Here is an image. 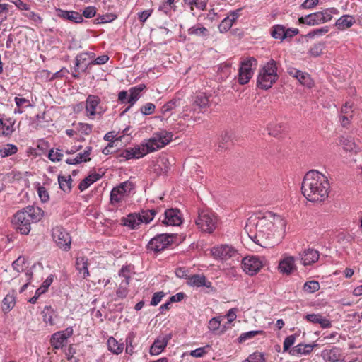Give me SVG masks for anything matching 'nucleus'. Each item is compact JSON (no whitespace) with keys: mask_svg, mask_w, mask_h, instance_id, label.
Returning <instances> with one entry per match:
<instances>
[{"mask_svg":"<svg viewBox=\"0 0 362 362\" xmlns=\"http://www.w3.org/2000/svg\"><path fill=\"white\" fill-rule=\"evenodd\" d=\"M327 177L317 170L308 171L301 184V192L311 202H322L327 197L329 189Z\"/></svg>","mask_w":362,"mask_h":362,"instance_id":"nucleus-1","label":"nucleus"},{"mask_svg":"<svg viewBox=\"0 0 362 362\" xmlns=\"http://www.w3.org/2000/svg\"><path fill=\"white\" fill-rule=\"evenodd\" d=\"M272 217H273V214L267 212V215L264 216L248 218L245 230L250 239L255 243L262 246L263 244H267V241L273 238L274 225L270 220Z\"/></svg>","mask_w":362,"mask_h":362,"instance_id":"nucleus-2","label":"nucleus"},{"mask_svg":"<svg viewBox=\"0 0 362 362\" xmlns=\"http://www.w3.org/2000/svg\"><path fill=\"white\" fill-rule=\"evenodd\" d=\"M44 211L37 206H28L17 211L12 218V224L16 231L22 235H28L31 229V223L41 220Z\"/></svg>","mask_w":362,"mask_h":362,"instance_id":"nucleus-3","label":"nucleus"},{"mask_svg":"<svg viewBox=\"0 0 362 362\" xmlns=\"http://www.w3.org/2000/svg\"><path fill=\"white\" fill-rule=\"evenodd\" d=\"M171 132H160L156 134L147 142L143 143L141 146H136L134 148H129L132 158H140L150 152H153L166 146L172 140Z\"/></svg>","mask_w":362,"mask_h":362,"instance_id":"nucleus-4","label":"nucleus"},{"mask_svg":"<svg viewBox=\"0 0 362 362\" xmlns=\"http://www.w3.org/2000/svg\"><path fill=\"white\" fill-rule=\"evenodd\" d=\"M278 79L276 62L271 59L259 71L257 86L261 89L267 90Z\"/></svg>","mask_w":362,"mask_h":362,"instance_id":"nucleus-5","label":"nucleus"},{"mask_svg":"<svg viewBox=\"0 0 362 362\" xmlns=\"http://www.w3.org/2000/svg\"><path fill=\"white\" fill-rule=\"evenodd\" d=\"M338 11L335 8H329L322 11L313 13L298 18L300 24H305L310 26L317 25L329 21L332 18V15L337 13Z\"/></svg>","mask_w":362,"mask_h":362,"instance_id":"nucleus-6","label":"nucleus"},{"mask_svg":"<svg viewBox=\"0 0 362 362\" xmlns=\"http://www.w3.org/2000/svg\"><path fill=\"white\" fill-rule=\"evenodd\" d=\"M195 223L202 231L211 233L217 227L218 218L214 212L203 210L199 212Z\"/></svg>","mask_w":362,"mask_h":362,"instance_id":"nucleus-7","label":"nucleus"},{"mask_svg":"<svg viewBox=\"0 0 362 362\" xmlns=\"http://www.w3.org/2000/svg\"><path fill=\"white\" fill-rule=\"evenodd\" d=\"M257 65V61L255 57H248L240 62L238 70V82L240 84L245 85L250 81Z\"/></svg>","mask_w":362,"mask_h":362,"instance_id":"nucleus-8","label":"nucleus"},{"mask_svg":"<svg viewBox=\"0 0 362 362\" xmlns=\"http://www.w3.org/2000/svg\"><path fill=\"white\" fill-rule=\"evenodd\" d=\"M134 184L127 180L115 187L110 192V203L112 205L121 202L126 197H128L131 191L134 189Z\"/></svg>","mask_w":362,"mask_h":362,"instance_id":"nucleus-9","label":"nucleus"},{"mask_svg":"<svg viewBox=\"0 0 362 362\" xmlns=\"http://www.w3.org/2000/svg\"><path fill=\"white\" fill-rule=\"evenodd\" d=\"M52 237L56 245L64 251L71 248V238L69 233L62 226H56L52 230Z\"/></svg>","mask_w":362,"mask_h":362,"instance_id":"nucleus-10","label":"nucleus"},{"mask_svg":"<svg viewBox=\"0 0 362 362\" xmlns=\"http://www.w3.org/2000/svg\"><path fill=\"white\" fill-rule=\"evenodd\" d=\"M173 234H158L150 240L147 245V249L155 252H161L170 245L173 242Z\"/></svg>","mask_w":362,"mask_h":362,"instance_id":"nucleus-11","label":"nucleus"},{"mask_svg":"<svg viewBox=\"0 0 362 362\" xmlns=\"http://www.w3.org/2000/svg\"><path fill=\"white\" fill-rule=\"evenodd\" d=\"M299 33V30L296 28H286L284 25L276 24L270 28V35L275 40L283 42L285 40H291Z\"/></svg>","mask_w":362,"mask_h":362,"instance_id":"nucleus-12","label":"nucleus"},{"mask_svg":"<svg viewBox=\"0 0 362 362\" xmlns=\"http://www.w3.org/2000/svg\"><path fill=\"white\" fill-rule=\"evenodd\" d=\"M242 269L250 276L256 274L263 267V262L259 257L251 256L242 259Z\"/></svg>","mask_w":362,"mask_h":362,"instance_id":"nucleus-13","label":"nucleus"},{"mask_svg":"<svg viewBox=\"0 0 362 362\" xmlns=\"http://www.w3.org/2000/svg\"><path fill=\"white\" fill-rule=\"evenodd\" d=\"M214 96L211 93H199L193 97L192 109L194 112H204L211 106Z\"/></svg>","mask_w":362,"mask_h":362,"instance_id":"nucleus-14","label":"nucleus"},{"mask_svg":"<svg viewBox=\"0 0 362 362\" xmlns=\"http://www.w3.org/2000/svg\"><path fill=\"white\" fill-rule=\"evenodd\" d=\"M211 252L215 259H219L221 260H226L233 257L238 259L240 256L239 253L234 247L228 245H221L217 247H214L211 250Z\"/></svg>","mask_w":362,"mask_h":362,"instance_id":"nucleus-15","label":"nucleus"},{"mask_svg":"<svg viewBox=\"0 0 362 362\" xmlns=\"http://www.w3.org/2000/svg\"><path fill=\"white\" fill-rule=\"evenodd\" d=\"M73 333V327H69L64 330L52 334L49 341L53 349H62L66 345L67 339L71 337Z\"/></svg>","mask_w":362,"mask_h":362,"instance_id":"nucleus-16","label":"nucleus"},{"mask_svg":"<svg viewBox=\"0 0 362 362\" xmlns=\"http://www.w3.org/2000/svg\"><path fill=\"white\" fill-rule=\"evenodd\" d=\"M162 216L163 218L160 216L158 220L166 226H180L182 222L180 211L177 209H168Z\"/></svg>","mask_w":362,"mask_h":362,"instance_id":"nucleus-17","label":"nucleus"},{"mask_svg":"<svg viewBox=\"0 0 362 362\" xmlns=\"http://www.w3.org/2000/svg\"><path fill=\"white\" fill-rule=\"evenodd\" d=\"M171 337V334L159 336L151 345L150 348V354L151 355H158L160 354L166 347Z\"/></svg>","mask_w":362,"mask_h":362,"instance_id":"nucleus-18","label":"nucleus"},{"mask_svg":"<svg viewBox=\"0 0 362 362\" xmlns=\"http://www.w3.org/2000/svg\"><path fill=\"white\" fill-rule=\"evenodd\" d=\"M15 122L16 120L13 117H6L4 114H0V127L2 128L0 134L4 136H11L15 131Z\"/></svg>","mask_w":362,"mask_h":362,"instance_id":"nucleus-19","label":"nucleus"},{"mask_svg":"<svg viewBox=\"0 0 362 362\" xmlns=\"http://www.w3.org/2000/svg\"><path fill=\"white\" fill-rule=\"evenodd\" d=\"M187 285L196 287H206L212 288L211 282L207 281L206 276L203 274H193L187 278Z\"/></svg>","mask_w":362,"mask_h":362,"instance_id":"nucleus-20","label":"nucleus"},{"mask_svg":"<svg viewBox=\"0 0 362 362\" xmlns=\"http://www.w3.org/2000/svg\"><path fill=\"white\" fill-rule=\"evenodd\" d=\"M57 12L58 17L64 20H69L75 23H81L84 21L82 15L75 11L57 9Z\"/></svg>","mask_w":362,"mask_h":362,"instance_id":"nucleus-21","label":"nucleus"},{"mask_svg":"<svg viewBox=\"0 0 362 362\" xmlns=\"http://www.w3.org/2000/svg\"><path fill=\"white\" fill-rule=\"evenodd\" d=\"M122 224L134 230L142 223L141 217L138 213H130L126 217L122 218Z\"/></svg>","mask_w":362,"mask_h":362,"instance_id":"nucleus-22","label":"nucleus"},{"mask_svg":"<svg viewBox=\"0 0 362 362\" xmlns=\"http://www.w3.org/2000/svg\"><path fill=\"white\" fill-rule=\"evenodd\" d=\"M100 103V99L95 95H89L86 101V110L88 117H92L96 115L95 109Z\"/></svg>","mask_w":362,"mask_h":362,"instance_id":"nucleus-23","label":"nucleus"},{"mask_svg":"<svg viewBox=\"0 0 362 362\" xmlns=\"http://www.w3.org/2000/svg\"><path fill=\"white\" fill-rule=\"evenodd\" d=\"M91 146H87L83 153H80L74 158H67L66 163L69 165H77L82 162H88L90 160V155L92 151Z\"/></svg>","mask_w":362,"mask_h":362,"instance_id":"nucleus-24","label":"nucleus"},{"mask_svg":"<svg viewBox=\"0 0 362 362\" xmlns=\"http://www.w3.org/2000/svg\"><path fill=\"white\" fill-rule=\"evenodd\" d=\"M88 259L87 257H77L76 259L75 267L80 274H82L83 279H87L90 276L88 269Z\"/></svg>","mask_w":362,"mask_h":362,"instance_id":"nucleus-25","label":"nucleus"},{"mask_svg":"<svg viewBox=\"0 0 362 362\" xmlns=\"http://www.w3.org/2000/svg\"><path fill=\"white\" fill-rule=\"evenodd\" d=\"M319 259L318 251L314 249H308L301 255V262L303 265H310L316 262Z\"/></svg>","mask_w":362,"mask_h":362,"instance_id":"nucleus-26","label":"nucleus"},{"mask_svg":"<svg viewBox=\"0 0 362 362\" xmlns=\"http://www.w3.org/2000/svg\"><path fill=\"white\" fill-rule=\"evenodd\" d=\"M317 344H299L294 346L289 351V354L291 356H298L300 355H307L312 352L314 347L317 346Z\"/></svg>","mask_w":362,"mask_h":362,"instance_id":"nucleus-27","label":"nucleus"},{"mask_svg":"<svg viewBox=\"0 0 362 362\" xmlns=\"http://www.w3.org/2000/svg\"><path fill=\"white\" fill-rule=\"evenodd\" d=\"M278 268L280 272L290 274L295 269L294 258L290 256L281 259Z\"/></svg>","mask_w":362,"mask_h":362,"instance_id":"nucleus-28","label":"nucleus"},{"mask_svg":"<svg viewBox=\"0 0 362 362\" xmlns=\"http://www.w3.org/2000/svg\"><path fill=\"white\" fill-rule=\"evenodd\" d=\"M146 88L145 84H139L136 86L132 87L129 89V97L128 98V103L130 106H132L140 98L141 92L145 90Z\"/></svg>","mask_w":362,"mask_h":362,"instance_id":"nucleus-29","label":"nucleus"},{"mask_svg":"<svg viewBox=\"0 0 362 362\" xmlns=\"http://www.w3.org/2000/svg\"><path fill=\"white\" fill-rule=\"evenodd\" d=\"M161 211V208L158 207L152 209H142L138 214H139L142 223L146 224L149 223L155 217L156 214Z\"/></svg>","mask_w":362,"mask_h":362,"instance_id":"nucleus-30","label":"nucleus"},{"mask_svg":"<svg viewBox=\"0 0 362 362\" xmlns=\"http://www.w3.org/2000/svg\"><path fill=\"white\" fill-rule=\"evenodd\" d=\"M102 177V175L94 173L88 175L86 177L81 181L78 185V189L81 192L86 190L90 185L95 182Z\"/></svg>","mask_w":362,"mask_h":362,"instance_id":"nucleus-31","label":"nucleus"},{"mask_svg":"<svg viewBox=\"0 0 362 362\" xmlns=\"http://www.w3.org/2000/svg\"><path fill=\"white\" fill-rule=\"evenodd\" d=\"M321 355L327 362H338L341 361L339 358V350L337 348L325 349L322 351Z\"/></svg>","mask_w":362,"mask_h":362,"instance_id":"nucleus-32","label":"nucleus"},{"mask_svg":"<svg viewBox=\"0 0 362 362\" xmlns=\"http://www.w3.org/2000/svg\"><path fill=\"white\" fill-rule=\"evenodd\" d=\"M355 20L353 16L344 15L335 23V26L339 30H344L353 25Z\"/></svg>","mask_w":362,"mask_h":362,"instance_id":"nucleus-33","label":"nucleus"},{"mask_svg":"<svg viewBox=\"0 0 362 362\" xmlns=\"http://www.w3.org/2000/svg\"><path fill=\"white\" fill-rule=\"evenodd\" d=\"M108 350L114 354L118 355L124 350V344L119 343L113 337H110L107 342Z\"/></svg>","mask_w":362,"mask_h":362,"instance_id":"nucleus-34","label":"nucleus"},{"mask_svg":"<svg viewBox=\"0 0 362 362\" xmlns=\"http://www.w3.org/2000/svg\"><path fill=\"white\" fill-rule=\"evenodd\" d=\"M58 182L59 185V188L64 191L65 193H69L72 189V179L70 175L64 176L59 175L58 176Z\"/></svg>","mask_w":362,"mask_h":362,"instance_id":"nucleus-35","label":"nucleus"},{"mask_svg":"<svg viewBox=\"0 0 362 362\" xmlns=\"http://www.w3.org/2000/svg\"><path fill=\"white\" fill-rule=\"evenodd\" d=\"M183 3L189 6L191 11H194V7L199 10L205 11L208 0H183Z\"/></svg>","mask_w":362,"mask_h":362,"instance_id":"nucleus-36","label":"nucleus"},{"mask_svg":"<svg viewBox=\"0 0 362 362\" xmlns=\"http://www.w3.org/2000/svg\"><path fill=\"white\" fill-rule=\"evenodd\" d=\"M233 134L230 132H224L218 138V150L228 148L232 142Z\"/></svg>","mask_w":362,"mask_h":362,"instance_id":"nucleus-37","label":"nucleus"},{"mask_svg":"<svg viewBox=\"0 0 362 362\" xmlns=\"http://www.w3.org/2000/svg\"><path fill=\"white\" fill-rule=\"evenodd\" d=\"M16 300L13 294L8 293L2 301V310L6 313L11 311L15 306Z\"/></svg>","mask_w":362,"mask_h":362,"instance_id":"nucleus-38","label":"nucleus"},{"mask_svg":"<svg viewBox=\"0 0 362 362\" xmlns=\"http://www.w3.org/2000/svg\"><path fill=\"white\" fill-rule=\"evenodd\" d=\"M55 312L54 309L51 306H45L44 310L42 312L43 321L46 324H49L50 325H53L54 324L53 316L54 315Z\"/></svg>","mask_w":362,"mask_h":362,"instance_id":"nucleus-39","label":"nucleus"},{"mask_svg":"<svg viewBox=\"0 0 362 362\" xmlns=\"http://www.w3.org/2000/svg\"><path fill=\"white\" fill-rule=\"evenodd\" d=\"M340 143L346 151H356V145L351 137H341Z\"/></svg>","mask_w":362,"mask_h":362,"instance_id":"nucleus-40","label":"nucleus"},{"mask_svg":"<svg viewBox=\"0 0 362 362\" xmlns=\"http://www.w3.org/2000/svg\"><path fill=\"white\" fill-rule=\"evenodd\" d=\"M297 79L302 85L308 88H311L314 85L313 81L312 80L310 76L306 72H303L300 71Z\"/></svg>","mask_w":362,"mask_h":362,"instance_id":"nucleus-41","label":"nucleus"},{"mask_svg":"<svg viewBox=\"0 0 362 362\" xmlns=\"http://www.w3.org/2000/svg\"><path fill=\"white\" fill-rule=\"evenodd\" d=\"M181 100L180 98H173L168 103H166L161 108V112L163 114H165L168 112L175 109V107L180 105Z\"/></svg>","mask_w":362,"mask_h":362,"instance_id":"nucleus-42","label":"nucleus"},{"mask_svg":"<svg viewBox=\"0 0 362 362\" xmlns=\"http://www.w3.org/2000/svg\"><path fill=\"white\" fill-rule=\"evenodd\" d=\"M264 332L263 330H254L249 331L247 332L242 333L239 337L238 338V343L241 344L245 342L246 340L250 339L258 334H264Z\"/></svg>","mask_w":362,"mask_h":362,"instance_id":"nucleus-43","label":"nucleus"},{"mask_svg":"<svg viewBox=\"0 0 362 362\" xmlns=\"http://www.w3.org/2000/svg\"><path fill=\"white\" fill-rule=\"evenodd\" d=\"M130 273H131V266L130 265H124L122 267L121 269L119 271L118 275L120 277H123L124 279L122 282L124 283L125 286H128L129 284V280L131 279Z\"/></svg>","mask_w":362,"mask_h":362,"instance_id":"nucleus-44","label":"nucleus"},{"mask_svg":"<svg viewBox=\"0 0 362 362\" xmlns=\"http://www.w3.org/2000/svg\"><path fill=\"white\" fill-rule=\"evenodd\" d=\"M325 45L322 42L314 44L308 50V54L313 57H320L322 54Z\"/></svg>","mask_w":362,"mask_h":362,"instance_id":"nucleus-45","label":"nucleus"},{"mask_svg":"<svg viewBox=\"0 0 362 362\" xmlns=\"http://www.w3.org/2000/svg\"><path fill=\"white\" fill-rule=\"evenodd\" d=\"M18 151V148L13 144H7L6 147L0 149V156L5 158L15 154Z\"/></svg>","mask_w":362,"mask_h":362,"instance_id":"nucleus-46","label":"nucleus"},{"mask_svg":"<svg viewBox=\"0 0 362 362\" xmlns=\"http://www.w3.org/2000/svg\"><path fill=\"white\" fill-rule=\"evenodd\" d=\"M135 338V334L134 332H130L128 334L125 342H126V353L132 355L134 352V347L133 346V342Z\"/></svg>","mask_w":362,"mask_h":362,"instance_id":"nucleus-47","label":"nucleus"},{"mask_svg":"<svg viewBox=\"0 0 362 362\" xmlns=\"http://www.w3.org/2000/svg\"><path fill=\"white\" fill-rule=\"evenodd\" d=\"M207 29L202 25H199L198 27L193 26L188 29V34L191 35L205 36L207 35Z\"/></svg>","mask_w":362,"mask_h":362,"instance_id":"nucleus-48","label":"nucleus"},{"mask_svg":"<svg viewBox=\"0 0 362 362\" xmlns=\"http://www.w3.org/2000/svg\"><path fill=\"white\" fill-rule=\"evenodd\" d=\"M303 289L305 292L314 293L320 289V284L316 281H310L305 283Z\"/></svg>","mask_w":362,"mask_h":362,"instance_id":"nucleus-49","label":"nucleus"},{"mask_svg":"<svg viewBox=\"0 0 362 362\" xmlns=\"http://www.w3.org/2000/svg\"><path fill=\"white\" fill-rule=\"evenodd\" d=\"M328 31H329V27L325 26V27H322L320 28L315 29V30L309 32L304 37L305 38H313L316 35H322L327 33Z\"/></svg>","mask_w":362,"mask_h":362,"instance_id":"nucleus-50","label":"nucleus"},{"mask_svg":"<svg viewBox=\"0 0 362 362\" xmlns=\"http://www.w3.org/2000/svg\"><path fill=\"white\" fill-rule=\"evenodd\" d=\"M211 348L209 345H206L203 347L197 348L190 352V355L195 358H201L203 357L207 352L208 350Z\"/></svg>","mask_w":362,"mask_h":362,"instance_id":"nucleus-51","label":"nucleus"},{"mask_svg":"<svg viewBox=\"0 0 362 362\" xmlns=\"http://www.w3.org/2000/svg\"><path fill=\"white\" fill-rule=\"evenodd\" d=\"M116 18L117 16L113 14L102 15L99 16L97 18L95 19V23L96 24L110 23L112 21H114Z\"/></svg>","mask_w":362,"mask_h":362,"instance_id":"nucleus-52","label":"nucleus"},{"mask_svg":"<svg viewBox=\"0 0 362 362\" xmlns=\"http://www.w3.org/2000/svg\"><path fill=\"white\" fill-rule=\"evenodd\" d=\"M233 23L230 21V17H226L219 24L218 29L220 32H227L233 25Z\"/></svg>","mask_w":362,"mask_h":362,"instance_id":"nucleus-53","label":"nucleus"},{"mask_svg":"<svg viewBox=\"0 0 362 362\" xmlns=\"http://www.w3.org/2000/svg\"><path fill=\"white\" fill-rule=\"evenodd\" d=\"M296 339V334H291L285 338L284 341V346H283L284 352L291 350L290 348L292 345L294 344Z\"/></svg>","mask_w":362,"mask_h":362,"instance_id":"nucleus-54","label":"nucleus"},{"mask_svg":"<svg viewBox=\"0 0 362 362\" xmlns=\"http://www.w3.org/2000/svg\"><path fill=\"white\" fill-rule=\"evenodd\" d=\"M156 106L153 103H147L141 107L140 111L144 115H150L154 112Z\"/></svg>","mask_w":362,"mask_h":362,"instance_id":"nucleus-55","label":"nucleus"},{"mask_svg":"<svg viewBox=\"0 0 362 362\" xmlns=\"http://www.w3.org/2000/svg\"><path fill=\"white\" fill-rule=\"evenodd\" d=\"M77 125V129L85 135H88L92 132V124L79 122Z\"/></svg>","mask_w":362,"mask_h":362,"instance_id":"nucleus-56","label":"nucleus"},{"mask_svg":"<svg viewBox=\"0 0 362 362\" xmlns=\"http://www.w3.org/2000/svg\"><path fill=\"white\" fill-rule=\"evenodd\" d=\"M165 296V293L163 291H158L154 293L153 297L151 298L150 305L152 306H156L162 300V298Z\"/></svg>","mask_w":362,"mask_h":362,"instance_id":"nucleus-57","label":"nucleus"},{"mask_svg":"<svg viewBox=\"0 0 362 362\" xmlns=\"http://www.w3.org/2000/svg\"><path fill=\"white\" fill-rule=\"evenodd\" d=\"M158 11L165 16L170 17L172 15L173 7L172 6H169L166 4L165 2H162V4L159 6Z\"/></svg>","mask_w":362,"mask_h":362,"instance_id":"nucleus-58","label":"nucleus"},{"mask_svg":"<svg viewBox=\"0 0 362 362\" xmlns=\"http://www.w3.org/2000/svg\"><path fill=\"white\" fill-rule=\"evenodd\" d=\"M221 325V320L218 317H213L209 322V329L213 332L217 331Z\"/></svg>","mask_w":362,"mask_h":362,"instance_id":"nucleus-59","label":"nucleus"},{"mask_svg":"<svg viewBox=\"0 0 362 362\" xmlns=\"http://www.w3.org/2000/svg\"><path fill=\"white\" fill-rule=\"evenodd\" d=\"M37 191L38 195L42 202H46L49 200V193L45 187L39 186L37 187Z\"/></svg>","mask_w":362,"mask_h":362,"instance_id":"nucleus-60","label":"nucleus"},{"mask_svg":"<svg viewBox=\"0 0 362 362\" xmlns=\"http://www.w3.org/2000/svg\"><path fill=\"white\" fill-rule=\"evenodd\" d=\"M59 151V149H57V151L56 152H54V149H51L48 154V158L49 160L53 162L60 161L63 157V154Z\"/></svg>","mask_w":362,"mask_h":362,"instance_id":"nucleus-61","label":"nucleus"},{"mask_svg":"<svg viewBox=\"0 0 362 362\" xmlns=\"http://www.w3.org/2000/svg\"><path fill=\"white\" fill-rule=\"evenodd\" d=\"M117 158L119 160V162L125 161L129 159H132V154L128 148L124 149L122 152L117 153Z\"/></svg>","mask_w":362,"mask_h":362,"instance_id":"nucleus-62","label":"nucleus"},{"mask_svg":"<svg viewBox=\"0 0 362 362\" xmlns=\"http://www.w3.org/2000/svg\"><path fill=\"white\" fill-rule=\"evenodd\" d=\"M95 14L96 8L95 6H88L84 8L82 16H84L86 18H90L94 17Z\"/></svg>","mask_w":362,"mask_h":362,"instance_id":"nucleus-63","label":"nucleus"},{"mask_svg":"<svg viewBox=\"0 0 362 362\" xmlns=\"http://www.w3.org/2000/svg\"><path fill=\"white\" fill-rule=\"evenodd\" d=\"M252 362H266V359L262 353L256 351L249 356Z\"/></svg>","mask_w":362,"mask_h":362,"instance_id":"nucleus-64","label":"nucleus"}]
</instances>
